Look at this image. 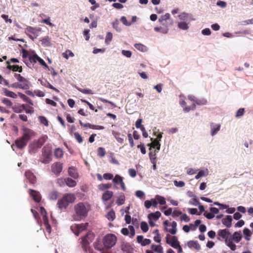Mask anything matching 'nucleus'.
Masks as SVG:
<instances>
[{
  "label": "nucleus",
  "instance_id": "nucleus-1",
  "mask_svg": "<svg viewBox=\"0 0 253 253\" xmlns=\"http://www.w3.org/2000/svg\"><path fill=\"white\" fill-rule=\"evenodd\" d=\"M89 210V207L87 204L80 202L74 206L75 214L72 216L73 219L75 221H80L87 216Z\"/></svg>",
  "mask_w": 253,
  "mask_h": 253
},
{
  "label": "nucleus",
  "instance_id": "nucleus-2",
  "mask_svg": "<svg viewBox=\"0 0 253 253\" xmlns=\"http://www.w3.org/2000/svg\"><path fill=\"white\" fill-rule=\"evenodd\" d=\"M52 160V152L48 146H44L42 150L40 161L43 164H48Z\"/></svg>",
  "mask_w": 253,
  "mask_h": 253
},
{
  "label": "nucleus",
  "instance_id": "nucleus-3",
  "mask_svg": "<svg viewBox=\"0 0 253 253\" xmlns=\"http://www.w3.org/2000/svg\"><path fill=\"white\" fill-rule=\"evenodd\" d=\"M48 137L46 135H43L38 139V140L34 144H31L29 146V152L30 154L35 153L36 150L42 147L44 143L46 141Z\"/></svg>",
  "mask_w": 253,
  "mask_h": 253
},
{
  "label": "nucleus",
  "instance_id": "nucleus-4",
  "mask_svg": "<svg viewBox=\"0 0 253 253\" xmlns=\"http://www.w3.org/2000/svg\"><path fill=\"white\" fill-rule=\"evenodd\" d=\"M117 237L113 234H108L104 237L103 243L106 249H110L115 245L117 242Z\"/></svg>",
  "mask_w": 253,
  "mask_h": 253
},
{
  "label": "nucleus",
  "instance_id": "nucleus-5",
  "mask_svg": "<svg viewBox=\"0 0 253 253\" xmlns=\"http://www.w3.org/2000/svg\"><path fill=\"white\" fill-rule=\"evenodd\" d=\"M22 130L23 131V135L21 137L27 142L35 135V133L33 130L25 126H23Z\"/></svg>",
  "mask_w": 253,
  "mask_h": 253
},
{
  "label": "nucleus",
  "instance_id": "nucleus-6",
  "mask_svg": "<svg viewBox=\"0 0 253 253\" xmlns=\"http://www.w3.org/2000/svg\"><path fill=\"white\" fill-rule=\"evenodd\" d=\"M38 30L36 28L31 26H28L25 29V33L33 41L38 36Z\"/></svg>",
  "mask_w": 253,
  "mask_h": 253
},
{
  "label": "nucleus",
  "instance_id": "nucleus-7",
  "mask_svg": "<svg viewBox=\"0 0 253 253\" xmlns=\"http://www.w3.org/2000/svg\"><path fill=\"white\" fill-rule=\"evenodd\" d=\"M63 169V164L60 162H55L51 166V171L56 175H59Z\"/></svg>",
  "mask_w": 253,
  "mask_h": 253
},
{
  "label": "nucleus",
  "instance_id": "nucleus-8",
  "mask_svg": "<svg viewBox=\"0 0 253 253\" xmlns=\"http://www.w3.org/2000/svg\"><path fill=\"white\" fill-rule=\"evenodd\" d=\"M113 182L114 184L118 185L120 184L121 189L125 191L126 189L125 182L123 181V177L121 176L116 174L114 178L113 179Z\"/></svg>",
  "mask_w": 253,
  "mask_h": 253
},
{
  "label": "nucleus",
  "instance_id": "nucleus-9",
  "mask_svg": "<svg viewBox=\"0 0 253 253\" xmlns=\"http://www.w3.org/2000/svg\"><path fill=\"white\" fill-rule=\"evenodd\" d=\"M230 232L227 229H219L217 232V239L219 241L225 240Z\"/></svg>",
  "mask_w": 253,
  "mask_h": 253
},
{
  "label": "nucleus",
  "instance_id": "nucleus-10",
  "mask_svg": "<svg viewBox=\"0 0 253 253\" xmlns=\"http://www.w3.org/2000/svg\"><path fill=\"white\" fill-rule=\"evenodd\" d=\"M27 143L28 142L21 137L15 141V144H13L11 147L13 148L14 146H16L17 148L22 149L27 145Z\"/></svg>",
  "mask_w": 253,
  "mask_h": 253
},
{
  "label": "nucleus",
  "instance_id": "nucleus-11",
  "mask_svg": "<svg viewBox=\"0 0 253 253\" xmlns=\"http://www.w3.org/2000/svg\"><path fill=\"white\" fill-rule=\"evenodd\" d=\"M232 235L230 233V235H228L226 238L224 240L225 243L227 246L230 248V249L234 251L236 249V246L235 244L233 243V239L232 238Z\"/></svg>",
  "mask_w": 253,
  "mask_h": 253
},
{
  "label": "nucleus",
  "instance_id": "nucleus-12",
  "mask_svg": "<svg viewBox=\"0 0 253 253\" xmlns=\"http://www.w3.org/2000/svg\"><path fill=\"white\" fill-rule=\"evenodd\" d=\"M169 235H167L166 237V242L167 244L170 245L172 248H175L179 245V243L177 240V238L176 236H172L170 240H169Z\"/></svg>",
  "mask_w": 253,
  "mask_h": 253
},
{
  "label": "nucleus",
  "instance_id": "nucleus-13",
  "mask_svg": "<svg viewBox=\"0 0 253 253\" xmlns=\"http://www.w3.org/2000/svg\"><path fill=\"white\" fill-rule=\"evenodd\" d=\"M29 194L35 202L38 203L40 202L41 196L39 192L33 189H29Z\"/></svg>",
  "mask_w": 253,
  "mask_h": 253
},
{
  "label": "nucleus",
  "instance_id": "nucleus-14",
  "mask_svg": "<svg viewBox=\"0 0 253 253\" xmlns=\"http://www.w3.org/2000/svg\"><path fill=\"white\" fill-rule=\"evenodd\" d=\"M91 235L90 233H87L84 237H82L81 244L82 248L84 250L86 251L88 248V245H89V242L87 240L88 236Z\"/></svg>",
  "mask_w": 253,
  "mask_h": 253
},
{
  "label": "nucleus",
  "instance_id": "nucleus-15",
  "mask_svg": "<svg viewBox=\"0 0 253 253\" xmlns=\"http://www.w3.org/2000/svg\"><path fill=\"white\" fill-rule=\"evenodd\" d=\"M6 63L7 64V69L11 70L14 72L18 71L19 73H21L22 72L23 69L22 66H19V65H10L9 61H7Z\"/></svg>",
  "mask_w": 253,
  "mask_h": 253
},
{
  "label": "nucleus",
  "instance_id": "nucleus-16",
  "mask_svg": "<svg viewBox=\"0 0 253 253\" xmlns=\"http://www.w3.org/2000/svg\"><path fill=\"white\" fill-rule=\"evenodd\" d=\"M232 217L231 215H226L222 219V224L227 228H230L232 225Z\"/></svg>",
  "mask_w": 253,
  "mask_h": 253
},
{
  "label": "nucleus",
  "instance_id": "nucleus-17",
  "mask_svg": "<svg viewBox=\"0 0 253 253\" xmlns=\"http://www.w3.org/2000/svg\"><path fill=\"white\" fill-rule=\"evenodd\" d=\"M170 226H171V229H169L168 227L165 228V230L166 232H169L172 235H174L177 232V223L175 221H172L171 223H170Z\"/></svg>",
  "mask_w": 253,
  "mask_h": 253
},
{
  "label": "nucleus",
  "instance_id": "nucleus-18",
  "mask_svg": "<svg viewBox=\"0 0 253 253\" xmlns=\"http://www.w3.org/2000/svg\"><path fill=\"white\" fill-rule=\"evenodd\" d=\"M63 197L64 198V199H65V201L67 202V203H68V205L70 203H73L76 199L75 195L72 193L65 194L63 196Z\"/></svg>",
  "mask_w": 253,
  "mask_h": 253
},
{
  "label": "nucleus",
  "instance_id": "nucleus-19",
  "mask_svg": "<svg viewBox=\"0 0 253 253\" xmlns=\"http://www.w3.org/2000/svg\"><path fill=\"white\" fill-rule=\"evenodd\" d=\"M42 220H43L44 226L45 227L46 230L47 232H48L49 233H50L51 230V227L49 223L47 214H44V215H42Z\"/></svg>",
  "mask_w": 253,
  "mask_h": 253
},
{
  "label": "nucleus",
  "instance_id": "nucleus-20",
  "mask_svg": "<svg viewBox=\"0 0 253 253\" xmlns=\"http://www.w3.org/2000/svg\"><path fill=\"white\" fill-rule=\"evenodd\" d=\"M187 246L189 248H194L197 251L201 249V246L197 241H190L187 243Z\"/></svg>",
  "mask_w": 253,
  "mask_h": 253
},
{
  "label": "nucleus",
  "instance_id": "nucleus-21",
  "mask_svg": "<svg viewBox=\"0 0 253 253\" xmlns=\"http://www.w3.org/2000/svg\"><path fill=\"white\" fill-rule=\"evenodd\" d=\"M13 88H19L22 89H27L29 88V84H20L18 83H15L10 85V87Z\"/></svg>",
  "mask_w": 253,
  "mask_h": 253
},
{
  "label": "nucleus",
  "instance_id": "nucleus-22",
  "mask_svg": "<svg viewBox=\"0 0 253 253\" xmlns=\"http://www.w3.org/2000/svg\"><path fill=\"white\" fill-rule=\"evenodd\" d=\"M93 245H94V248L96 250H97L100 251L101 252H102L103 251H104L105 249L104 248L105 247L104 246L103 242H102L100 240H97L96 242H95L94 243Z\"/></svg>",
  "mask_w": 253,
  "mask_h": 253
},
{
  "label": "nucleus",
  "instance_id": "nucleus-23",
  "mask_svg": "<svg viewBox=\"0 0 253 253\" xmlns=\"http://www.w3.org/2000/svg\"><path fill=\"white\" fill-rule=\"evenodd\" d=\"M161 215V212L159 211H156L155 212H152L150 213L148 216V219L153 220L156 221L159 218Z\"/></svg>",
  "mask_w": 253,
  "mask_h": 253
},
{
  "label": "nucleus",
  "instance_id": "nucleus-24",
  "mask_svg": "<svg viewBox=\"0 0 253 253\" xmlns=\"http://www.w3.org/2000/svg\"><path fill=\"white\" fill-rule=\"evenodd\" d=\"M151 251L156 253H164L163 248L161 245L152 244L151 245Z\"/></svg>",
  "mask_w": 253,
  "mask_h": 253
},
{
  "label": "nucleus",
  "instance_id": "nucleus-25",
  "mask_svg": "<svg viewBox=\"0 0 253 253\" xmlns=\"http://www.w3.org/2000/svg\"><path fill=\"white\" fill-rule=\"evenodd\" d=\"M69 175L72 177L76 179L79 177V174L77 171V169L74 167H70L68 169Z\"/></svg>",
  "mask_w": 253,
  "mask_h": 253
},
{
  "label": "nucleus",
  "instance_id": "nucleus-26",
  "mask_svg": "<svg viewBox=\"0 0 253 253\" xmlns=\"http://www.w3.org/2000/svg\"><path fill=\"white\" fill-rule=\"evenodd\" d=\"M125 194L123 193H121L117 198L116 204L118 206H121L125 204Z\"/></svg>",
  "mask_w": 253,
  "mask_h": 253
},
{
  "label": "nucleus",
  "instance_id": "nucleus-27",
  "mask_svg": "<svg viewBox=\"0 0 253 253\" xmlns=\"http://www.w3.org/2000/svg\"><path fill=\"white\" fill-rule=\"evenodd\" d=\"M113 195V192L112 191L107 190L103 194L102 199L104 201H107L112 197Z\"/></svg>",
  "mask_w": 253,
  "mask_h": 253
},
{
  "label": "nucleus",
  "instance_id": "nucleus-28",
  "mask_svg": "<svg viewBox=\"0 0 253 253\" xmlns=\"http://www.w3.org/2000/svg\"><path fill=\"white\" fill-rule=\"evenodd\" d=\"M14 77L20 84H28V81L25 78L22 77L20 74L15 73Z\"/></svg>",
  "mask_w": 253,
  "mask_h": 253
},
{
  "label": "nucleus",
  "instance_id": "nucleus-29",
  "mask_svg": "<svg viewBox=\"0 0 253 253\" xmlns=\"http://www.w3.org/2000/svg\"><path fill=\"white\" fill-rule=\"evenodd\" d=\"M149 146H150V150H151V148H156L157 150H159L160 149V143L158 139H154L151 143L148 144L147 145Z\"/></svg>",
  "mask_w": 253,
  "mask_h": 253
},
{
  "label": "nucleus",
  "instance_id": "nucleus-30",
  "mask_svg": "<svg viewBox=\"0 0 253 253\" xmlns=\"http://www.w3.org/2000/svg\"><path fill=\"white\" fill-rule=\"evenodd\" d=\"M170 19V15L169 13H166L165 15H162L159 19V22L162 24V25H165L164 22L169 21Z\"/></svg>",
  "mask_w": 253,
  "mask_h": 253
},
{
  "label": "nucleus",
  "instance_id": "nucleus-31",
  "mask_svg": "<svg viewBox=\"0 0 253 253\" xmlns=\"http://www.w3.org/2000/svg\"><path fill=\"white\" fill-rule=\"evenodd\" d=\"M105 217L108 220L113 221L116 218V214L114 210L113 209H111L106 213Z\"/></svg>",
  "mask_w": 253,
  "mask_h": 253
},
{
  "label": "nucleus",
  "instance_id": "nucleus-32",
  "mask_svg": "<svg viewBox=\"0 0 253 253\" xmlns=\"http://www.w3.org/2000/svg\"><path fill=\"white\" fill-rule=\"evenodd\" d=\"M57 205L60 209H66L69 205L63 197L58 201Z\"/></svg>",
  "mask_w": 253,
  "mask_h": 253
},
{
  "label": "nucleus",
  "instance_id": "nucleus-33",
  "mask_svg": "<svg viewBox=\"0 0 253 253\" xmlns=\"http://www.w3.org/2000/svg\"><path fill=\"white\" fill-rule=\"evenodd\" d=\"M25 174L27 179L29 180L30 182L31 183L34 184L35 183L36 177L33 174V173H32L30 171H26Z\"/></svg>",
  "mask_w": 253,
  "mask_h": 253
},
{
  "label": "nucleus",
  "instance_id": "nucleus-34",
  "mask_svg": "<svg viewBox=\"0 0 253 253\" xmlns=\"http://www.w3.org/2000/svg\"><path fill=\"white\" fill-rule=\"evenodd\" d=\"M3 92L5 95L13 98H16L17 95L13 91H10L6 88L3 89Z\"/></svg>",
  "mask_w": 253,
  "mask_h": 253
},
{
  "label": "nucleus",
  "instance_id": "nucleus-35",
  "mask_svg": "<svg viewBox=\"0 0 253 253\" xmlns=\"http://www.w3.org/2000/svg\"><path fill=\"white\" fill-rule=\"evenodd\" d=\"M242 236L240 232H235L233 235L232 238L233 239L234 241L236 243H239L242 239Z\"/></svg>",
  "mask_w": 253,
  "mask_h": 253
},
{
  "label": "nucleus",
  "instance_id": "nucleus-36",
  "mask_svg": "<svg viewBox=\"0 0 253 253\" xmlns=\"http://www.w3.org/2000/svg\"><path fill=\"white\" fill-rule=\"evenodd\" d=\"M54 154L56 158L60 159L63 157L64 152L61 149L58 148L55 149Z\"/></svg>",
  "mask_w": 253,
  "mask_h": 253
},
{
  "label": "nucleus",
  "instance_id": "nucleus-37",
  "mask_svg": "<svg viewBox=\"0 0 253 253\" xmlns=\"http://www.w3.org/2000/svg\"><path fill=\"white\" fill-rule=\"evenodd\" d=\"M79 123H80V124L82 126H84V127H86V128L89 127V128H93V129L95 128V129H104V127L103 126H97V127L96 128V127H94V126H92V125H91L90 124H88V123H87V124H83L81 120L79 121Z\"/></svg>",
  "mask_w": 253,
  "mask_h": 253
},
{
  "label": "nucleus",
  "instance_id": "nucleus-38",
  "mask_svg": "<svg viewBox=\"0 0 253 253\" xmlns=\"http://www.w3.org/2000/svg\"><path fill=\"white\" fill-rule=\"evenodd\" d=\"M66 184L70 187H74L77 185L76 181L71 178H66Z\"/></svg>",
  "mask_w": 253,
  "mask_h": 253
},
{
  "label": "nucleus",
  "instance_id": "nucleus-39",
  "mask_svg": "<svg viewBox=\"0 0 253 253\" xmlns=\"http://www.w3.org/2000/svg\"><path fill=\"white\" fill-rule=\"evenodd\" d=\"M140 228L142 232L146 233L148 231L149 226L147 222L145 221H142L140 223Z\"/></svg>",
  "mask_w": 253,
  "mask_h": 253
},
{
  "label": "nucleus",
  "instance_id": "nucleus-40",
  "mask_svg": "<svg viewBox=\"0 0 253 253\" xmlns=\"http://www.w3.org/2000/svg\"><path fill=\"white\" fill-rule=\"evenodd\" d=\"M178 27L183 30H187L189 28L188 24L183 21L178 23Z\"/></svg>",
  "mask_w": 253,
  "mask_h": 253
},
{
  "label": "nucleus",
  "instance_id": "nucleus-41",
  "mask_svg": "<svg viewBox=\"0 0 253 253\" xmlns=\"http://www.w3.org/2000/svg\"><path fill=\"white\" fill-rule=\"evenodd\" d=\"M70 229L76 236H79V226L78 224H73L71 226Z\"/></svg>",
  "mask_w": 253,
  "mask_h": 253
},
{
  "label": "nucleus",
  "instance_id": "nucleus-42",
  "mask_svg": "<svg viewBox=\"0 0 253 253\" xmlns=\"http://www.w3.org/2000/svg\"><path fill=\"white\" fill-rule=\"evenodd\" d=\"M134 47L138 50L142 52L146 51L147 47L145 45L141 43H136L134 44Z\"/></svg>",
  "mask_w": 253,
  "mask_h": 253
},
{
  "label": "nucleus",
  "instance_id": "nucleus-43",
  "mask_svg": "<svg viewBox=\"0 0 253 253\" xmlns=\"http://www.w3.org/2000/svg\"><path fill=\"white\" fill-rule=\"evenodd\" d=\"M38 118L41 124L46 126H48V121L45 117L40 116L38 117Z\"/></svg>",
  "mask_w": 253,
  "mask_h": 253
},
{
  "label": "nucleus",
  "instance_id": "nucleus-44",
  "mask_svg": "<svg viewBox=\"0 0 253 253\" xmlns=\"http://www.w3.org/2000/svg\"><path fill=\"white\" fill-rule=\"evenodd\" d=\"M1 102L3 104L5 105L6 106L8 107H12V102L8 98H3L1 100Z\"/></svg>",
  "mask_w": 253,
  "mask_h": 253
},
{
  "label": "nucleus",
  "instance_id": "nucleus-45",
  "mask_svg": "<svg viewBox=\"0 0 253 253\" xmlns=\"http://www.w3.org/2000/svg\"><path fill=\"white\" fill-rule=\"evenodd\" d=\"M78 226H79V235L81 232L85 230L86 229V228L88 226V223H85L84 224L82 223V224H78Z\"/></svg>",
  "mask_w": 253,
  "mask_h": 253
},
{
  "label": "nucleus",
  "instance_id": "nucleus-46",
  "mask_svg": "<svg viewBox=\"0 0 253 253\" xmlns=\"http://www.w3.org/2000/svg\"><path fill=\"white\" fill-rule=\"evenodd\" d=\"M156 198L157 199V201L159 203L160 205H164L166 204V199L164 197L159 195H157L156 196Z\"/></svg>",
  "mask_w": 253,
  "mask_h": 253
},
{
  "label": "nucleus",
  "instance_id": "nucleus-47",
  "mask_svg": "<svg viewBox=\"0 0 253 253\" xmlns=\"http://www.w3.org/2000/svg\"><path fill=\"white\" fill-rule=\"evenodd\" d=\"M39 57L37 54H35L33 56H29V60L31 63H36L37 62Z\"/></svg>",
  "mask_w": 253,
  "mask_h": 253
},
{
  "label": "nucleus",
  "instance_id": "nucleus-48",
  "mask_svg": "<svg viewBox=\"0 0 253 253\" xmlns=\"http://www.w3.org/2000/svg\"><path fill=\"white\" fill-rule=\"evenodd\" d=\"M63 56L66 59H68L69 57H73L74 56V54L71 51L68 50H66L65 52L62 53Z\"/></svg>",
  "mask_w": 253,
  "mask_h": 253
},
{
  "label": "nucleus",
  "instance_id": "nucleus-49",
  "mask_svg": "<svg viewBox=\"0 0 253 253\" xmlns=\"http://www.w3.org/2000/svg\"><path fill=\"white\" fill-rule=\"evenodd\" d=\"M195 103L199 105H204L207 104V100L205 99H199L196 98Z\"/></svg>",
  "mask_w": 253,
  "mask_h": 253
},
{
  "label": "nucleus",
  "instance_id": "nucleus-50",
  "mask_svg": "<svg viewBox=\"0 0 253 253\" xmlns=\"http://www.w3.org/2000/svg\"><path fill=\"white\" fill-rule=\"evenodd\" d=\"M106 151L104 148L99 147L97 149V154L99 156L103 157L105 155Z\"/></svg>",
  "mask_w": 253,
  "mask_h": 253
},
{
  "label": "nucleus",
  "instance_id": "nucleus-51",
  "mask_svg": "<svg viewBox=\"0 0 253 253\" xmlns=\"http://www.w3.org/2000/svg\"><path fill=\"white\" fill-rule=\"evenodd\" d=\"M74 135L75 139L79 143L83 142V139L82 136L80 134L79 132H76L74 133Z\"/></svg>",
  "mask_w": 253,
  "mask_h": 253
},
{
  "label": "nucleus",
  "instance_id": "nucleus-52",
  "mask_svg": "<svg viewBox=\"0 0 253 253\" xmlns=\"http://www.w3.org/2000/svg\"><path fill=\"white\" fill-rule=\"evenodd\" d=\"M79 91L84 94H92V91L88 88H80L78 89Z\"/></svg>",
  "mask_w": 253,
  "mask_h": 253
},
{
  "label": "nucleus",
  "instance_id": "nucleus-53",
  "mask_svg": "<svg viewBox=\"0 0 253 253\" xmlns=\"http://www.w3.org/2000/svg\"><path fill=\"white\" fill-rule=\"evenodd\" d=\"M111 187L110 184H101L99 185V189L100 190H104L110 188Z\"/></svg>",
  "mask_w": 253,
  "mask_h": 253
},
{
  "label": "nucleus",
  "instance_id": "nucleus-54",
  "mask_svg": "<svg viewBox=\"0 0 253 253\" xmlns=\"http://www.w3.org/2000/svg\"><path fill=\"white\" fill-rule=\"evenodd\" d=\"M12 108L13 111L16 113H20L22 112V109L21 108V107L20 106H18V105H14L13 106H12Z\"/></svg>",
  "mask_w": 253,
  "mask_h": 253
},
{
  "label": "nucleus",
  "instance_id": "nucleus-55",
  "mask_svg": "<svg viewBox=\"0 0 253 253\" xmlns=\"http://www.w3.org/2000/svg\"><path fill=\"white\" fill-rule=\"evenodd\" d=\"M113 35L110 32H108L107 33L106 38H105V42L106 43H109L112 40Z\"/></svg>",
  "mask_w": 253,
  "mask_h": 253
},
{
  "label": "nucleus",
  "instance_id": "nucleus-56",
  "mask_svg": "<svg viewBox=\"0 0 253 253\" xmlns=\"http://www.w3.org/2000/svg\"><path fill=\"white\" fill-rule=\"evenodd\" d=\"M196 104L195 103H194L193 104V105L191 106H189V107H185L184 108H183V111L185 112H189L190 110H193L195 109L196 108Z\"/></svg>",
  "mask_w": 253,
  "mask_h": 253
},
{
  "label": "nucleus",
  "instance_id": "nucleus-57",
  "mask_svg": "<svg viewBox=\"0 0 253 253\" xmlns=\"http://www.w3.org/2000/svg\"><path fill=\"white\" fill-rule=\"evenodd\" d=\"M220 125H216L215 127H213L211 130V135L212 136L215 135L217 133V132L220 129Z\"/></svg>",
  "mask_w": 253,
  "mask_h": 253
},
{
  "label": "nucleus",
  "instance_id": "nucleus-58",
  "mask_svg": "<svg viewBox=\"0 0 253 253\" xmlns=\"http://www.w3.org/2000/svg\"><path fill=\"white\" fill-rule=\"evenodd\" d=\"M103 178L106 180H111L114 178L113 175L110 173H105L103 175Z\"/></svg>",
  "mask_w": 253,
  "mask_h": 253
},
{
  "label": "nucleus",
  "instance_id": "nucleus-59",
  "mask_svg": "<svg viewBox=\"0 0 253 253\" xmlns=\"http://www.w3.org/2000/svg\"><path fill=\"white\" fill-rule=\"evenodd\" d=\"M178 17L180 20L185 21L188 17V14L186 13L183 12L178 15Z\"/></svg>",
  "mask_w": 253,
  "mask_h": 253
},
{
  "label": "nucleus",
  "instance_id": "nucleus-60",
  "mask_svg": "<svg viewBox=\"0 0 253 253\" xmlns=\"http://www.w3.org/2000/svg\"><path fill=\"white\" fill-rule=\"evenodd\" d=\"M173 182L174 185L178 187H182L185 186V183L182 181H177L176 180H174Z\"/></svg>",
  "mask_w": 253,
  "mask_h": 253
},
{
  "label": "nucleus",
  "instance_id": "nucleus-61",
  "mask_svg": "<svg viewBox=\"0 0 253 253\" xmlns=\"http://www.w3.org/2000/svg\"><path fill=\"white\" fill-rule=\"evenodd\" d=\"M213 204L214 205H216V206H218L220 207V209H221V210H223V209H227L228 207V206L226 205H224V204H220V203L219 202H215L213 203Z\"/></svg>",
  "mask_w": 253,
  "mask_h": 253
},
{
  "label": "nucleus",
  "instance_id": "nucleus-62",
  "mask_svg": "<svg viewBox=\"0 0 253 253\" xmlns=\"http://www.w3.org/2000/svg\"><path fill=\"white\" fill-rule=\"evenodd\" d=\"M245 113L244 108H240L237 112L236 114V117H240L243 116Z\"/></svg>",
  "mask_w": 253,
  "mask_h": 253
},
{
  "label": "nucleus",
  "instance_id": "nucleus-63",
  "mask_svg": "<svg viewBox=\"0 0 253 253\" xmlns=\"http://www.w3.org/2000/svg\"><path fill=\"white\" fill-rule=\"evenodd\" d=\"M122 54L124 55V56H125L126 57H130L131 56V52L129 50H123L122 51Z\"/></svg>",
  "mask_w": 253,
  "mask_h": 253
},
{
  "label": "nucleus",
  "instance_id": "nucleus-64",
  "mask_svg": "<svg viewBox=\"0 0 253 253\" xmlns=\"http://www.w3.org/2000/svg\"><path fill=\"white\" fill-rule=\"evenodd\" d=\"M155 155H156L155 152H154L153 153L152 152H150L149 154V156L150 159L151 160L152 163H154L155 161H156Z\"/></svg>",
  "mask_w": 253,
  "mask_h": 253
}]
</instances>
